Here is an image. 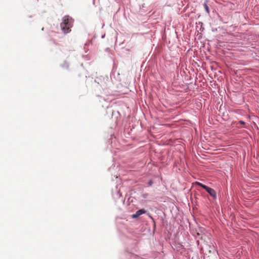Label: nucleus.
Listing matches in <instances>:
<instances>
[{
  "instance_id": "6",
  "label": "nucleus",
  "mask_w": 259,
  "mask_h": 259,
  "mask_svg": "<svg viewBox=\"0 0 259 259\" xmlns=\"http://www.w3.org/2000/svg\"><path fill=\"white\" fill-rule=\"evenodd\" d=\"M239 123L240 124L244 125L245 124V122L243 121L240 120L239 121Z\"/></svg>"
},
{
  "instance_id": "4",
  "label": "nucleus",
  "mask_w": 259,
  "mask_h": 259,
  "mask_svg": "<svg viewBox=\"0 0 259 259\" xmlns=\"http://www.w3.org/2000/svg\"><path fill=\"white\" fill-rule=\"evenodd\" d=\"M204 7L205 8V10L206 11V12L209 14V8H208V6H207V4L206 2H205L204 3Z\"/></svg>"
},
{
  "instance_id": "2",
  "label": "nucleus",
  "mask_w": 259,
  "mask_h": 259,
  "mask_svg": "<svg viewBox=\"0 0 259 259\" xmlns=\"http://www.w3.org/2000/svg\"><path fill=\"white\" fill-rule=\"evenodd\" d=\"M196 184L202 188L204 189L214 199H217V193L215 190L200 182H196Z\"/></svg>"
},
{
  "instance_id": "5",
  "label": "nucleus",
  "mask_w": 259,
  "mask_h": 259,
  "mask_svg": "<svg viewBox=\"0 0 259 259\" xmlns=\"http://www.w3.org/2000/svg\"><path fill=\"white\" fill-rule=\"evenodd\" d=\"M153 182L152 180H150L149 182H148V186H151L153 184Z\"/></svg>"
},
{
  "instance_id": "3",
  "label": "nucleus",
  "mask_w": 259,
  "mask_h": 259,
  "mask_svg": "<svg viewBox=\"0 0 259 259\" xmlns=\"http://www.w3.org/2000/svg\"><path fill=\"white\" fill-rule=\"evenodd\" d=\"M146 213V210L145 209H142L138 210L136 212V213L132 215V218L133 219H136L140 217L142 214H144Z\"/></svg>"
},
{
  "instance_id": "1",
  "label": "nucleus",
  "mask_w": 259,
  "mask_h": 259,
  "mask_svg": "<svg viewBox=\"0 0 259 259\" xmlns=\"http://www.w3.org/2000/svg\"><path fill=\"white\" fill-rule=\"evenodd\" d=\"M73 21L68 16H65L63 18V22L60 24L61 30L64 33H67L71 31Z\"/></svg>"
}]
</instances>
